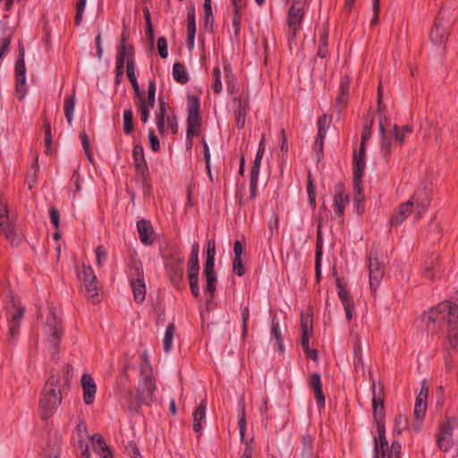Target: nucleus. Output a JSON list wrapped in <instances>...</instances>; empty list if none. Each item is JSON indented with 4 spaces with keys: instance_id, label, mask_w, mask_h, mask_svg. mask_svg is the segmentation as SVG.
Segmentation results:
<instances>
[{
    "instance_id": "11",
    "label": "nucleus",
    "mask_w": 458,
    "mask_h": 458,
    "mask_svg": "<svg viewBox=\"0 0 458 458\" xmlns=\"http://www.w3.org/2000/svg\"><path fill=\"white\" fill-rule=\"evenodd\" d=\"M184 258L177 249L171 250L170 253L165 258V265L168 270L172 282L182 279L183 276Z\"/></svg>"
},
{
    "instance_id": "55",
    "label": "nucleus",
    "mask_w": 458,
    "mask_h": 458,
    "mask_svg": "<svg viewBox=\"0 0 458 458\" xmlns=\"http://www.w3.org/2000/svg\"><path fill=\"white\" fill-rule=\"evenodd\" d=\"M213 74L215 77L213 89H214L215 93L218 94L222 91V82H221V79H220V68L218 66L215 67Z\"/></svg>"
},
{
    "instance_id": "8",
    "label": "nucleus",
    "mask_w": 458,
    "mask_h": 458,
    "mask_svg": "<svg viewBox=\"0 0 458 458\" xmlns=\"http://www.w3.org/2000/svg\"><path fill=\"white\" fill-rule=\"evenodd\" d=\"M305 3L302 0H293L287 16V25L291 38H295L301 29L304 16Z\"/></svg>"
},
{
    "instance_id": "19",
    "label": "nucleus",
    "mask_w": 458,
    "mask_h": 458,
    "mask_svg": "<svg viewBox=\"0 0 458 458\" xmlns=\"http://www.w3.org/2000/svg\"><path fill=\"white\" fill-rule=\"evenodd\" d=\"M349 196L344 192V186L337 184L335 188V195L333 199V208L336 216L343 217L345 207L349 204Z\"/></svg>"
},
{
    "instance_id": "61",
    "label": "nucleus",
    "mask_w": 458,
    "mask_h": 458,
    "mask_svg": "<svg viewBox=\"0 0 458 458\" xmlns=\"http://www.w3.org/2000/svg\"><path fill=\"white\" fill-rule=\"evenodd\" d=\"M13 312L12 314V319L21 323V320L24 314V308L17 305L13 306Z\"/></svg>"
},
{
    "instance_id": "6",
    "label": "nucleus",
    "mask_w": 458,
    "mask_h": 458,
    "mask_svg": "<svg viewBox=\"0 0 458 458\" xmlns=\"http://www.w3.org/2000/svg\"><path fill=\"white\" fill-rule=\"evenodd\" d=\"M452 26L453 21L450 19L449 10L442 8L429 30L430 42L437 47L445 44L450 35Z\"/></svg>"
},
{
    "instance_id": "48",
    "label": "nucleus",
    "mask_w": 458,
    "mask_h": 458,
    "mask_svg": "<svg viewBox=\"0 0 458 458\" xmlns=\"http://www.w3.org/2000/svg\"><path fill=\"white\" fill-rule=\"evenodd\" d=\"M134 54L133 46L130 42L122 44L119 49L118 57H131Z\"/></svg>"
},
{
    "instance_id": "51",
    "label": "nucleus",
    "mask_w": 458,
    "mask_h": 458,
    "mask_svg": "<svg viewBox=\"0 0 458 458\" xmlns=\"http://www.w3.org/2000/svg\"><path fill=\"white\" fill-rule=\"evenodd\" d=\"M264 151H265V135L263 134L261 137L259 145V149H258V152L256 155V158H255L253 166L260 167Z\"/></svg>"
},
{
    "instance_id": "44",
    "label": "nucleus",
    "mask_w": 458,
    "mask_h": 458,
    "mask_svg": "<svg viewBox=\"0 0 458 458\" xmlns=\"http://www.w3.org/2000/svg\"><path fill=\"white\" fill-rule=\"evenodd\" d=\"M353 192H354V201L358 205V208H360V205L364 201V194L362 188V182H353Z\"/></svg>"
},
{
    "instance_id": "45",
    "label": "nucleus",
    "mask_w": 458,
    "mask_h": 458,
    "mask_svg": "<svg viewBox=\"0 0 458 458\" xmlns=\"http://www.w3.org/2000/svg\"><path fill=\"white\" fill-rule=\"evenodd\" d=\"M198 275L199 272H188L191 291L194 296L199 294Z\"/></svg>"
},
{
    "instance_id": "16",
    "label": "nucleus",
    "mask_w": 458,
    "mask_h": 458,
    "mask_svg": "<svg viewBox=\"0 0 458 458\" xmlns=\"http://www.w3.org/2000/svg\"><path fill=\"white\" fill-rule=\"evenodd\" d=\"M369 274L370 289L372 292H376L384 276L383 265L377 258H369Z\"/></svg>"
},
{
    "instance_id": "39",
    "label": "nucleus",
    "mask_w": 458,
    "mask_h": 458,
    "mask_svg": "<svg viewBox=\"0 0 458 458\" xmlns=\"http://www.w3.org/2000/svg\"><path fill=\"white\" fill-rule=\"evenodd\" d=\"M83 285L88 297L90 298L93 302L98 301L99 287L98 284L97 278L92 283L89 282L84 284Z\"/></svg>"
},
{
    "instance_id": "18",
    "label": "nucleus",
    "mask_w": 458,
    "mask_h": 458,
    "mask_svg": "<svg viewBox=\"0 0 458 458\" xmlns=\"http://www.w3.org/2000/svg\"><path fill=\"white\" fill-rule=\"evenodd\" d=\"M204 274L207 281L205 291L209 294L208 301H211L216 292V283L217 281L215 273V259H206Z\"/></svg>"
},
{
    "instance_id": "22",
    "label": "nucleus",
    "mask_w": 458,
    "mask_h": 458,
    "mask_svg": "<svg viewBox=\"0 0 458 458\" xmlns=\"http://www.w3.org/2000/svg\"><path fill=\"white\" fill-rule=\"evenodd\" d=\"M350 83L351 78L349 76L345 75L342 77L339 86V95L336 98V106L339 111L347 106Z\"/></svg>"
},
{
    "instance_id": "30",
    "label": "nucleus",
    "mask_w": 458,
    "mask_h": 458,
    "mask_svg": "<svg viewBox=\"0 0 458 458\" xmlns=\"http://www.w3.org/2000/svg\"><path fill=\"white\" fill-rule=\"evenodd\" d=\"M195 11L194 9H191L188 12V24H187V38H188V44L191 47H193L194 44V38L196 33V23H195Z\"/></svg>"
},
{
    "instance_id": "57",
    "label": "nucleus",
    "mask_w": 458,
    "mask_h": 458,
    "mask_svg": "<svg viewBox=\"0 0 458 458\" xmlns=\"http://www.w3.org/2000/svg\"><path fill=\"white\" fill-rule=\"evenodd\" d=\"M144 16H145V21H146V24H147V34L148 35L149 39L152 40L154 30H153L152 22H151L150 13H149L148 8H147V7L144 9Z\"/></svg>"
},
{
    "instance_id": "12",
    "label": "nucleus",
    "mask_w": 458,
    "mask_h": 458,
    "mask_svg": "<svg viewBox=\"0 0 458 458\" xmlns=\"http://www.w3.org/2000/svg\"><path fill=\"white\" fill-rule=\"evenodd\" d=\"M0 232L12 244L19 243L13 221L10 218L7 205L0 199Z\"/></svg>"
},
{
    "instance_id": "27",
    "label": "nucleus",
    "mask_w": 458,
    "mask_h": 458,
    "mask_svg": "<svg viewBox=\"0 0 458 458\" xmlns=\"http://www.w3.org/2000/svg\"><path fill=\"white\" fill-rule=\"evenodd\" d=\"M412 129L409 125L398 126L394 124L390 130H386V132L391 135L393 140L397 144H403L406 135L411 133Z\"/></svg>"
},
{
    "instance_id": "14",
    "label": "nucleus",
    "mask_w": 458,
    "mask_h": 458,
    "mask_svg": "<svg viewBox=\"0 0 458 458\" xmlns=\"http://www.w3.org/2000/svg\"><path fill=\"white\" fill-rule=\"evenodd\" d=\"M156 123L161 134H165L169 131L174 134L177 132L176 118L166 115V106L164 101L159 102V109L156 115Z\"/></svg>"
},
{
    "instance_id": "26",
    "label": "nucleus",
    "mask_w": 458,
    "mask_h": 458,
    "mask_svg": "<svg viewBox=\"0 0 458 458\" xmlns=\"http://www.w3.org/2000/svg\"><path fill=\"white\" fill-rule=\"evenodd\" d=\"M137 228L140 241L146 245L152 244L154 232L149 222L142 219L138 222Z\"/></svg>"
},
{
    "instance_id": "41",
    "label": "nucleus",
    "mask_w": 458,
    "mask_h": 458,
    "mask_svg": "<svg viewBox=\"0 0 458 458\" xmlns=\"http://www.w3.org/2000/svg\"><path fill=\"white\" fill-rule=\"evenodd\" d=\"M133 113L131 108L123 112V131L130 134L133 130Z\"/></svg>"
},
{
    "instance_id": "49",
    "label": "nucleus",
    "mask_w": 458,
    "mask_h": 458,
    "mask_svg": "<svg viewBox=\"0 0 458 458\" xmlns=\"http://www.w3.org/2000/svg\"><path fill=\"white\" fill-rule=\"evenodd\" d=\"M246 426H247V421H246V418H245V406H244V404H242V410H241V415L239 418L240 436H241L242 441H243L244 437H245Z\"/></svg>"
},
{
    "instance_id": "10",
    "label": "nucleus",
    "mask_w": 458,
    "mask_h": 458,
    "mask_svg": "<svg viewBox=\"0 0 458 458\" xmlns=\"http://www.w3.org/2000/svg\"><path fill=\"white\" fill-rule=\"evenodd\" d=\"M199 101L195 97L188 98V119L187 136L188 138L199 135L200 131Z\"/></svg>"
},
{
    "instance_id": "56",
    "label": "nucleus",
    "mask_w": 458,
    "mask_h": 458,
    "mask_svg": "<svg viewBox=\"0 0 458 458\" xmlns=\"http://www.w3.org/2000/svg\"><path fill=\"white\" fill-rule=\"evenodd\" d=\"M233 272L238 275L239 276H242L245 273V268L242 264V258H234L233 260Z\"/></svg>"
},
{
    "instance_id": "23",
    "label": "nucleus",
    "mask_w": 458,
    "mask_h": 458,
    "mask_svg": "<svg viewBox=\"0 0 458 458\" xmlns=\"http://www.w3.org/2000/svg\"><path fill=\"white\" fill-rule=\"evenodd\" d=\"M309 385L312 388L318 405L322 408L325 406V396L322 391L321 378L318 373H313L309 379Z\"/></svg>"
},
{
    "instance_id": "34",
    "label": "nucleus",
    "mask_w": 458,
    "mask_h": 458,
    "mask_svg": "<svg viewBox=\"0 0 458 458\" xmlns=\"http://www.w3.org/2000/svg\"><path fill=\"white\" fill-rule=\"evenodd\" d=\"M174 333L175 326L171 323L166 327L163 340L164 350L167 353L172 350Z\"/></svg>"
},
{
    "instance_id": "47",
    "label": "nucleus",
    "mask_w": 458,
    "mask_h": 458,
    "mask_svg": "<svg viewBox=\"0 0 458 458\" xmlns=\"http://www.w3.org/2000/svg\"><path fill=\"white\" fill-rule=\"evenodd\" d=\"M80 139L81 140L82 147H83V149L85 151L87 157L89 158V161H91L92 160V152H91L90 146H89V137H88L87 133L84 131H81Z\"/></svg>"
},
{
    "instance_id": "37",
    "label": "nucleus",
    "mask_w": 458,
    "mask_h": 458,
    "mask_svg": "<svg viewBox=\"0 0 458 458\" xmlns=\"http://www.w3.org/2000/svg\"><path fill=\"white\" fill-rule=\"evenodd\" d=\"M74 107H75V95L72 94L70 98H67L64 100V114H65L67 123L70 125L72 123Z\"/></svg>"
},
{
    "instance_id": "62",
    "label": "nucleus",
    "mask_w": 458,
    "mask_h": 458,
    "mask_svg": "<svg viewBox=\"0 0 458 458\" xmlns=\"http://www.w3.org/2000/svg\"><path fill=\"white\" fill-rule=\"evenodd\" d=\"M124 64L123 59H119L116 64V76H115V83L119 84L123 80Z\"/></svg>"
},
{
    "instance_id": "59",
    "label": "nucleus",
    "mask_w": 458,
    "mask_h": 458,
    "mask_svg": "<svg viewBox=\"0 0 458 458\" xmlns=\"http://www.w3.org/2000/svg\"><path fill=\"white\" fill-rule=\"evenodd\" d=\"M438 446L445 452L448 451L452 446V437H439L437 440Z\"/></svg>"
},
{
    "instance_id": "42",
    "label": "nucleus",
    "mask_w": 458,
    "mask_h": 458,
    "mask_svg": "<svg viewBox=\"0 0 458 458\" xmlns=\"http://www.w3.org/2000/svg\"><path fill=\"white\" fill-rule=\"evenodd\" d=\"M259 168L260 167H255L252 166L251 173H250V199H254L257 195V185H258V178L259 174Z\"/></svg>"
},
{
    "instance_id": "13",
    "label": "nucleus",
    "mask_w": 458,
    "mask_h": 458,
    "mask_svg": "<svg viewBox=\"0 0 458 458\" xmlns=\"http://www.w3.org/2000/svg\"><path fill=\"white\" fill-rule=\"evenodd\" d=\"M301 345L306 356L313 360H317L318 353L314 349L310 348V338L312 335V318L310 314H301Z\"/></svg>"
},
{
    "instance_id": "64",
    "label": "nucleus",
    "mask_w": 458,
    "mask_h": 458,
    "mask_svg": "<svg viewBox=\"0 0 458 458\" xmlns=\"http://www.w3.org/2000/svg\"><path fill=\"white\" fill-rule=\"evenodd\" d=\"M427 409V404H415L414 416L417 420L423 419Z\"/></svg>"
},
{
    "instance_id": "15",
    "label": "nucleus",
    "mask_w": 458,
    "mask_h": 458,
    "mask_svg": "<svg viewBox=\"0 0 458 458\" xmlns=\"http://www.w3.org/2000/svg\"><path fill=\"white\" fill-rule=\"evenodd\" d=\"M15 89L17 97L20 100H22L27 94L24 59H18L15 64Z\"/></svg>"
},
{
    "instance_id": "24",
    "label": "nucleus",
    "mask_w": 458,
    "mask_h": 458,
    "mask_svg": "<svg viewBox=\"0 0 458 458\" xmlns=\"http://www.w3.org/2000/svg\"><path fill=\"white\" fill-rule=\"evenodd\" d=\"M139 98L138 106L139 109L145 106L148 110H150L151 107L155 105V98H156V83L154 81H149L148 86V98H146L143 94L140 92V96H137Z\"/></svg>"
},
{
    "instance_id": "35",
    "label": "nucleus",
    "mask_w": 458,
    "mask_h": 458,
    "mask_svg": "<svg viewBox=\"0 0 458 458\" xmlns=\"http://www.w3.org/2000/svg\"><path fill=\"white\" fill-rule=\"evenodd\" d=\"M132 157L136 168L140 171L146 166L143 148L140 145H135L132 150Z\"/></svg>"
},
{
    "instance_id": "5",
    "label": "nucleus",
    "mask_w": 458,
    "mask_h": 458,
    "mask_svg": "<svg viewBox=\"0 0 458 458\" xmlns=\"http://www.w3.org/2000/svg\"><path fill=\"white\" fill-rule=\"evenodd\" d=\"M155 382L150 375H146L137 388V396L134 400L131 392L127 393L124 403L131 411H137L141 404L148 405L153 401Z\"/></svg>"
},
{
    "instance_id": "4",
    "label": "nucleus",
    "mask_w": 458,
    "mask_h": 458,
    "mask_svg": "<svg viewBox=\"0 0 458 458\" xmlns=\"http://www.w3.org/2000/svg\"><path fill=\"white\" fill-rule=\"evenodd\" d=\"M43 334L53 350V356L57 359L59 341L63 335V325L55 309H49L43 325Z\"/></svg>"
},
{
    "instance_id": "28",
    "label": "nucleus",
    "mask_w": 458,
    "mask_h": 458,
    "mask_svg": "<svg viewBox=\"0 0 458 458\" xmlns=\"http://www.w3.org/2000/svg\"><path fill=\"white\" fill-rule=\"evenodd\" d=\"M91 440L94 451L97 452L102 458H113L111 450L100 435H93L91 437Z\"/></svg>"
},
{
    "instance_id": "20",
    "label": "nucleus",
    "mask_w": 458,
    "mask_h": 458,
    "mask_svg": "<svg viewBox=\"0 0 458 458\" xmlns=\"http://www.w3.org/2000/svg\"><path fill=\"white\" fill-rule=\"evenodd\" d=\"M81 385L83 390V402L89 405L93 403L97 394V385L95 384L91 375L83 374L81 379Z\"/></svg>"
},
{
    "instance_id": "3",
    "label": "nucleus",
    "mask_w": 458,
    "mask_h": 458,
    "mask_svg": "<svg viewBox=\"0 0 458 458\" xmlns=\"http://www.w3.org/2000/svg\"><path fill=\"white\" fill-rule=\"evenodd\" d=\"M61 401L60 376L58 374H53L45 384L39 400V409L42 418L47 419L52 416L60 405Z\"/></svg>"
},
{
    "instance_id": "2",
    "label": "nucleus",
    "mask_w": 458,
    "mask_h": 458,
    "mask_svg": "<svg viewBox=\"0 0 458 458\" xmlns=\"http://www.w3.org/2000/svg\"><path fill=\"white\" fill-rule=\"evenodd\" d=\"M382 391V387H379L377 392L375 384L373 385V414L378 432V438H375V458H401V444L398 441H393L389 446L386 439Z\"/></svg>"
},
{
    "instance_id": "33",
    "label": "nucleus",
    "mask_w": 458,
    "mask_h": 458,
    "mask_svg": "<svg viewBox=\"0 0 458 458\" xmlns=\"http://www.w3.org/2000/svg\"><path fill=\"white\" fill-rule=\"evenodd\" d=\"M173 77L181 84H185L189 81L188 72H186L184 65L181 63H175L174 64Z\"/></svg>"
},
{
    "instance_id": "63",
    "label": "nucleus",
    "mask_w": 458,
    "mask_h": 458,
    "mask_svg": "<svg viewBox=\"0 0 458 458\" xmlns=\"http://www.w3.org/2000/svg\"><path fill=\"white\" fill-rule=\"evenodd\" d=\"M453 428L452 423L450 421H446L442 427L439 437H452Z\"/></svg>"
},
{
    "instance_id": "53",
    "label": "nucleus",
    "mask_w": 458,
    "mask_h": 458,
    "mask_svg": "<svg viewBox=\"0 0 458 458\" xmlns=\"http://www.w3.org/2000/svg\"><path fill=\"white\" fill-rule=\"evenodd\" d=\"M158 54L160 57H167L168 55V47L166 39L164 37H161L157 39V43Z\"/></svg>"
},
{
    "instance_id": "29",
    "label": "nucleus",
    "mask_w": 458,
    "mask_h": 458,
    "mask_svg": "<svg viewBox=\"0 0 458 458\" xmlns=\"http://www.w3.org/2000/svg\"><path fill=\"white\" fill-rule=\"evenodd\" d=\"M206 407L207 401L202 400L200 402V404L196 408L195 411L193 412V429L200 434L202 432L201 421H203L206 419Z\"/></svg>"
},
{
    "instance_id": "54",
    "label": "nucleus",
    "mask_w": 458,
    "mask_h": 458,
    "mask_svg": "<svg viewBox=\"0 0 458 458\" xmlns=\"http://www.w3.org/2000/svg\"><path fill=\"white\" fill-rule=\"evenodd\" d=\"M204 22L206 25L213 23L214 17L212 13L211 2L204 3Z\"/></svg>"
},
{
    "instance_id": "17",
    "label": "nucleus",
    "mask_w": 458,
    "mask_h": 458,
    "mask_svg": "<svg viewBox=\"0 0 458 458\" xmlns=\"http://www.w3.org/2000/svg\"><path fill=\"white\" fill-rule=\"evenodd\" d=\"M336 288L339 299L342 301L345 311V317L350 321L353 317V301L349 294V292L340 278H336Z\"/></svg>"
},
{
    "instance_id": "38",
    "label": "nucleus",
    "mask_w": 458,
    "mask_h": 458,
    "mask_svg": "<svg viewBox=\"0 0 458 458\" xmlns=\"http://www.w3.org/2000/svg\"><path fill=\"white\" fill-rule=\"evenodd\" d=\"M248 110V103L245 100H240L238 109L236 111V123L237 126L241 129L243 128L245 124V116Z\"/></svg>"
},
{
    "instance_id": "58",
    "label": "nucleus",
    "mask_w": 458,
    "mask_h": 458,
    "mask_svg": "<svg viewBox=\"0 0 458 458\" xmlns=\"http://www.w3.org/2000/svg\"><path fill=\"white\" fill-rule=\"evenodd\" d=\"M307 191H308V195H309V201H310V204L315 208L316 207V193H315V188L313 186V183H312V181L310 179V175L309 176V179H308V187H307Z\"/></svg>"
},
{
    "instance_id": "1",
    "label": "nucleus",
    "mask_w": 458,
    "mask_h": 458,
    "mask_svg": "<svg viewBox=\"0 0 458 458\" xmlns=\"http://www.w3.org/2000/svg\"><path fill=\"white\" fill-rule=\"evenodd\" d=\"M426 327L429 332L447 325V338L450 345L458 351V307L453 302L445 301L423 315Z\"/></svg>"
},
{
    "instance_id": "9",
    "label": "nucleus",
    "mask_w": 458,
    "mask_h": 458,
    "mask_svg": "<svg viewBox=\"0 0 458 458\" xmlns=\"http://www.w3.org/2000/svg\"><path fill=\"white\" fill-rule=\"evenodd\" d=\"M411 201V206L415 209L414 220L419 221L427 212L431 202V190L424 186L417 190L412 197L408 200Z\"/></svg>"
},
{
    "instance_id": "7",
    "label": "nucleus",
    "mask_w": 458,
    "mask_h": 458,
    "mask_svg": "<svg viewBox=\"0 0 458 458\" xmlns=\"http://www.w3.org/2000/svg\"><path fill=\"white\" fill-rule=\"evenodd\" d=\"M131 285L137 303H142L146 297L144 273L140 263L134 262L130 268Z\"/></svg>"
},
{
    "instance_id": "21",
    "label": "nucleus",
    "mask_w": 458,
    "mask_h": 458,
    "mask_svg": "<svg viewBox=\"0 0 458 458\" xmlns=\"http://www.w3.org/2000/svg\"><path fill=\"white\" fill-rule=\"evenodd\" d=\"M415 215V209L411 206V201H406L401 204L397 210L392 216L391 225H401L409 216ZM415 216H413L414 217Z\"/></svg>"
},
{
    "instance_id": "60",
    "label": "nucleus",
    "mask_w": 458,
    "mask_h": 458,
    "mask_svg": "<svg viewBox=\"0 0 458 458\" xmlns=\"http://www.w3.org/2000/svg\"><path fill=\"white\" fill-rule=\"evenodd\" d=\"M50 220L55 229L59 228L60 225V215L55 208H51L49 210Z\"/></svg>"
},
{
    "instance_id": "40",
    "label": "nucleus",
    "mask_w": 458,
    "mask_h": 458,
    "mask_svg": "<svg viewBox=\"0 0 458 458\" xmlns=\"http://www.w3.org/2000/svg\"><path fill=\"white\" fill-rule=\"evenodd\" d=\"M332 118L327 114H323L318 121V135L321 138H326L328 128L330 127Z\"/></svg>"
},
{
    "instance_id": "46",
    "label": "nucleus",
    "mask_w": 458,
    "mask_h": 458,
    "mask_svg": "<svg viewBox=\"0 0 458 458\" xmlns=\"http://www.w3.org/2000/svg\"><path fill=\"white\" fill-rule=\"evenodd\" d=\"M79 276L82 280L83 284L89 282L92 283L97 278L90 266H83Z\"/></svg>"
},
{
    "instance_id": "50",
    "label": "nucleus",
    "mask_w": 458,
    "mask_h": 458,
    "mask_svg": "<svg viewBox=\"0 0 458 458\" xmlns=\"http://www.w3.org/2000/svg\"><path fill=\"white\" fill-rule=\"evenodd\" d=\"M271 334L276 341L279 351H283L282 336H281V332H280L278 323L273 321L272 327H271Z\"/></svg>"
},
{
    "instance_id": "52",
    "label": "nucleus",
    "mask_w": 458,
    "mask_h": 458,
    "mask_svg": "<svg viewBox=\"0 0 458 458\" xmlns=\"http://www.w3.org/2000/svg\"><path fill=\"white\" fill-rule=\"evenodd\" d=\"M97 265L101 267L106 262L107 258V251L103 246H98L96 250Z\"/></svg>"
},
{
    "instance_id": "36",
    "label": "nucleus",
    "mask_w": 458,
    "mask_h": 458,
    "mask_svg": "<svg viewBox=\"0 0 458 458\" xmlns=\"http://www.w3.org/2000/svg\"><path fill=\"white\" fill-rule=\"evenodd\" d=\"M126 72L127 76L131 83L132 89L135 91L136 96H140V88L137 82L136 75H135V67L133 60L131 59L127 62L126 64Z\"/></svg>"
},
{
    "instance_id": "43",
    "label": "nucleus",
    "mask_w": 458,
    "mask_h": 458,
    "mask_svg": "<svg viewBox=\"0 0 458 458\" xmlns=\"http://www.w3.org/2000/svg\"><path fill=\"white\" fill-rule=\"evenodd\" d=\"M409 421L406 416L399 414L394 420V432L397 435H401L403 430L408 428Z\"/></svg>"
},
{
    "instance_id": "32",
    "label": "nucleus",
    "mask_w": 458,
    "mask_h": 458,
    "mask_svg": "<svg viewBox=\"0 0 458 458\" xmlns=\"http://www.w3.org/2000/svg\"><path fill=\"white\" fill-rule=\"evenodd\" d=\"M199 243L194 242L191 246L190 259L188 260V272H199Z\"/></svg>"
},
{
    "instance_id": "25",
    "label": "nucleus",
    "mask_w": 458,
    "mask_h": 458,
    "mask_svg": "<svg viewBox=\"0 0 458 458\" xmlns=\"http://www.w3.org/2000/svg\"><path fill=\"white\" fill-rule=\"evenodd\" d=\"M379 130H380V136H381V145H380L381 152L383 154V157L386 159H388V157L392 154V148H393V143L394 142V140H393L391 135H389L386 132V130L385 129L382 122H380V123H379Z\"/></svg>"
},
{
    "instance_id": "31",
    "label": "nucleus",
    "mask_w": 458,
    "mask_h": 458,
    "mask_svg": "<svg viewBox=\"0 0 458 458\" xmlns=\"http://www.w3.org/2000/svg\"><path fill=\"white\" fill-rule=\"evenodd\" d=\"M366 168L363 157L353 156V182H361Z\"/></svg>"
}]
</instances>
